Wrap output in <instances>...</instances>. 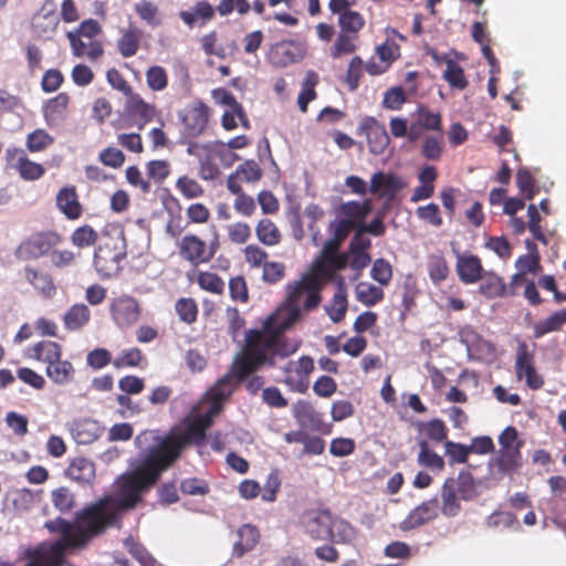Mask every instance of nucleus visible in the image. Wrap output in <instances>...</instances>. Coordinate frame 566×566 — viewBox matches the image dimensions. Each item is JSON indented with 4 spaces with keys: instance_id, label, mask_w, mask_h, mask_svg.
I'll return each instance as SVG.
<instances>
[{
    "instance_id": "1",
    "label": "nucleus",
    "mask_w": 566,
    "mask_h": 566,
    "mask_svg": "<svg viewBox=\"0 0 566 566\" xmlns=\"http://www.w3.org/2000/svg\"><path fill=\"white\" fill-rule=\"evenodd\" d=\"M274 356L276 354H238L232 370L193 406L191 413L185 419V428L150 447L137 468L117 479L113 495L78 513L74 523L63 518L46 522L45 527L52 533H59L60 539L25 549V566H75L64 559L65 551L85 545L92 535L113 525L122 512L133 509L142 500L143 492L157 482L160 473L178 459L184 448L205 441L206 430L221 412L235 385L258 367L273 365ZM277 356L284 357L289 354Z\"/></svg>"
},
{
    "instance_id": "2",
    "label": "nucleus",
    "mask_w": 566,
    "mask_h": 566,
    "mask_svg": "<svg viewBox=\"0 0 566 566\" xmlns=\"http://www.w3.org/2000/svg\"><path fill=\"white\" fill-rule=\"evenodd\" d=\"M353 229L354 201H348L336 209L335 220L329 226L332 237L325 242L308 272L298 282L287 285L286 298L277 308L279 317L273 313L265 318H300L318 305L319 285L349 263L348 256L339 253V248Z\"/></svg>"
},
{
    "instance_id": "3",
    "label": "nucleus",
    "mask_w": 566,
    "mask_h": 566,
    "mask_svg": "<svg viewBox=\"0 0 566 566\" xmlns=\"http://www.w3.org/2000/svg\"><path fill=\"white\" fill-rule=\"evenodd\" d=\"M304 531L315 539L347 542L352 536L349 524L334 520L328 511H308L302 516Z\"/></svg>"
},
{
    "instance_id": "4",
    "label": "nucleus",
    "mask_w": 566,
    "mask_h": 566,
    "mask_svg": "<svg viewBox=\"0 0 566 566\" xmlns=\"http://www.w3.org/2000/svg\"><path fill=\"white\" fill-rule=\"evenodd\" d=\"M126 256L124 232L117 229L113 235L99 244L94 254V266L103 277H113L120 271V262Z\"/></svg>"
},
{
    "instance_id": "5",
    "label": "nucleus",
    "mask_w": 566,
    "mask_h": 566,
    "mask_svg": "<svg viewBox=\"0 0 566 566\" xmlns=\"http://www.w3.org/2000/svg\"><path fill=\"white\" fill-rule=\"evenodd\" d=\"M500 449L493 465L497 472L506 474L516 471L522 465L521 448L523 441L518 440L515 427L505 428L499 437Z\"/></svg>"
},
{
    "instance_id": "6",
    "label": "nucleus",
    "mask_w": 566,
    "mask_h": 566,
    "mask_svg": "<svg viewBox=\"0 0 566 566\" xmlns=\"http://www.w3.org/2000/svg\"><path fill=\"white\" fill-rule=\"evenodd\" d=\"M61 242L55 232H43L31 237L18 248V255L22 259H39L50 255L52 249Z\"/></svg>"
},
{
    "instance_id": "7",
    "label": "nucleus",
    "mask_w": 566,
    "mask_h": 566,
    "mask_svg": "<svg viewBox=\"0 0 566 566\" xmlns=\"http://www.w3.org/2000/svg\"><path fill=\"white\" fill-rule=\"evenodd\" d=\"M208 111V107L201 102L184 109L181 113L184 124L181 134L185 138H195L205 132L209 117Z\"/></svg>"
},
{
    "instance_id": "8",
    "label": "nucleus",
    "mask_w": 566,
    "mask_h": 566,
    "mask_svg": "<svg viewBox=\"0 0 566 566\" xmlns=\"http://www.w3.org/2000/svg\"><path fill=\"white\" fill-rule=\"evenodd\" d=\"M427 130L433 132V134L443 132L442 117L440 113L419 106L417 117L409 125V142H417Z\"/></svg>"
},
{
    "instance_id": "9",
    "label": "nucleus",
    "mask_w": 566,
    "mask_h": 566,
    "mask_svg": "<svg viewBox=\"0 0 566 566\" xmlns=\"http://www.w3.org/2000/svg\"><path fill=\"white\" fill-rule=\"evenodd\" d=\"M314 368L312 358L303 356L296 361H290L285 368L284 382L297 392H304L308 387L307 377Z\"/></svg>"
},
{
    "instance_id": "10",
    "label": "nucleus",
    "mask_w": 566,
    "mask_h": 566,
    "mask_svg": "<svg viewBox=\"0 0 566 566\" xmlns=\"http://www.w3.org/2000/svg\"><path fill=\"white\" fill-rule=\"evenodd\" d=\"M339 32L331 48V56L338 59L354 51V12H344L338 17Z\"/></svg>"
},
{
    "instance_id": "11",
    "label": "nucleus",
    "mask_w": 566,
    "mask_h": 566,
    "mask_svg": "<svg viewBox=\"0 0 566 566\" xmlns=\"http://www.w3.org/2000/svg\"><path fill=\"white\" fill-rule=\"evenodd\" d=\"M439 516V501L437 497L429 499L416 506L401 522L402 531L418 528Z\"/></svg>"
},
{
    "instance_id": "12",
    "label": "nucleus",
    "mask_w": 566,
    "mask_h": 566,
    "mask_svg": "<svg viewBox=\"0 0 566 566\" xmlns=\"http://www.w3.org/2000/svg\"><path fill=\"white\" fill-rule=\"evenodd\" d=\"M406 187L401 177L394 174L377 171L373 175L369 191L379 198L392 200L397 193Z\"/></svg>"
},
{
    "instance_id": "13",
    "label": "nucleus",
    "mask_w": 566,
    "mask_h": 566,
    "mask_svg": "<svg viewBox=\"0 0 566 566\" xmlns=\"http://www.w3.org/2000/svg\"><path fill=\"white\" fill-rule=\"evenodd\" d=\"M359 134L367 139L370 153L379 155L384 153L389 144V136L382 124L374 118H365L359 126Z\"/></svg>"
},
{
    "instance_id": "14",
    "label": "nucleus",
    "mask_w": 566,
    "mask_h": 566,
    "mask_svg": "<svg viewBox=\"0 0 566 566\" xmlns=\"http://www.w3.org/2000/svg\"><path fill=\"white\" fill-rule=\"evenodd\" d=\"M180 255L191 262L198 264L209 261L213 256V251H208L206 242L197 235H185L179 243Z\"/></svg>"
},
{
    "instance_id": "15",
    "label": "nucleus",
    "mask_w": 566,
    "mask_h": 566,
    "mask_svg": "<svg viewBox=\"0 0 566 566\" xmlns=\"http://www.w3.org/2000/svg\"><path fill=\"white\" fill-rule=\"evenodd\" d=\"M376 55L379 59V63L369 62L366 65L367 71L373 74H381L388 70L394 61L400 56V46L390 38L376 46Z\"/></svg>"
},
{
    "instance_id": "16",
    "label": "nucleus",
    "mask_w": 566,
    "mask_h": 566,
    "mask_svg": "<svg viewBox=\"0 0 566 566\" xmlns=\"http://www.w3.org/2000/svg\"><path fill=\"white\" fill-rule=\"evenodd\" d=\"M70 432L78 444H90L97 440L103 432V427L93 419H81L72 422Z\"/></svg>"
},
{
    "instance_id": "17",
    "label": "nucleus",
    "mask_w": 566,
    "mask_h": 566,
    "mask_svg": "<svg viewBox=\"0 0 566 566\" xmlns=\"http://www.w3.org/2000/svg\"><path fill=\"white\" fill-rule=\"evenodd\" d=\"M10 159L13 161L12 167L19 170L20 176L25 180H36L41 178L45 171L42 165L31 161L20 149H8Z\"/></svg>"
},
{
    "instance_id": "18",
    "label": "nucleus",
    "mask_w": 566,
    "mask_h": 566,
    "mask_svg": "<svg viewBox=\"0 0 566 566\" xmlns=\"http://www.w3.org/2000/svg\"><path fill=\"white\" fill-rule=\"evenodd\" d=\"M457 274L465 284H473L482 279L483 266L476 255H458Z\"/></svg>"
},
{
    "instance_id": "19",
    "label": "nucleus",
    "mask_w": 566,
    "mask_h": 566,
    "mask_svg": "<svg viewBox=\"0 0 566 566\" xmlns=\"http://www.w3.org/2000/svg\"><path fill=\"white\" fill-rule=\"evenodd\" d=\"M56 207L69 219L74 220L81 217L82 206L75 187H64L56 195Z\"/></svg>"
},
{
    "instance_id": "20",
    "label": "nucleus",
    "mask_w": 566,
    "mask_h": 566,
    "mask_svg": "<svg viewBox=\"0 0 566 566\" xmlns=\"http://www.w3.org/2000/svg\"><path fill=\"white\" fill-rule=\"evenodd\" d=\"M453 478L444 480L441 486V506L439 510L446 517H455L462 510L461 501H463L454 491Z\"/></svg>"
},
{
    "instance_id": "21",
    "label": "nucleus",
    "mask_w": 566,
    "mask_h": 566,
    "mask_svg": "<svg viewBox=\"0 0 566 566\" xmlns=\"http://www.w3.org/2000/svg\"><path fill=\"white\" fill-rule=\"evenodd\" d=\"M237 539L233 542V555L237 557L243 556L245 553L253 549L259 542V532L252 525H243L237 531Z\"/></svg>"
},
{
    "instance_id": "22",
    "label": "nucleus",
    "mask_w": 566,
    "mask_h": 566,
    "mask_svg": "<svg viewBox=\"0 0 566 566\" xmlns=\"http://www.w3.org/2000/svg\"><path fill=\"white\" fill-rule=\"evenodd\" d=\"M479 292L488 298L503 297L511 295L510 285L507 286L502 277L493 272L482 274Z\"/></svg>"
},
{
    "instance_id": "23",
    "label": "nucleus",
    "mask_w": 566,
    "mask_h": 566,
    "mask_svg": "<svg viewBox=\"0 0 566 566\" xmlns=\"http://www.w3.org/2000/svg\"><path fill=\"white\" fill-rule=\"evenodd\" d=\"M127 108L130 116L136 119V125L139 129L156 115L155 107L145 103L138 95H132L129 97Z\"/></svg>"
},
{
    "instance_id": "24",
    "label": "nucleus",
    "mask_w": 566,
    "mask_h": 566,
    "mask_svg": "<svg viewBox=\"0 0 566 566\" xmlns=\"http://www.w3.org/2000/svg\"><path fill=\"white\" fill-rule=\"evenodd\" d=\"M66 473L74 481L91 483L95 476V465L91 460L78 457L71 462Z\"/></svg>"
},
{
    "instance_id": "25",
    "label": "nucleus",
    "mask_w": 566,
    "mask_h": 566,
    "mask_svg": "<svg viewBox=\"0 0 566 566\" xmlns=\"http://www.w3.org/2000/svg\"><path fill=\"white\" fill-rule=\"evenodd\" d=\"M444 149L443 132L428 135L423 138L420 146V154L423 158L431 161L440 160Z\"/></svg>"
},
{
    "instance_id": "26",
    "label": "nucleus",
    "mask_w": 566,
    "mask_h": 566,
    "mask_svg": "<svg viewBox=\"0 0 566 566\" xmlns=\"http://www.w3.org/2000/svg\"><path fill=\"white\" fill-rule=\"evenodd\" d=\"M524 287V296L533 304H539L541 297L537 287L533 281H528L523 273H517L512 276L510 282V294H517L518 289Z\"/></svg>"
},
{
    "instance_id": "27",
    "label": "nucleus",
    "mask_w": 566,
    "mask_h": 566,
    "mask_svg": "<svg viewBox=\"0 0 566 566\" xmlns=\"http://www.w3.org/2000/svg\"><path fill=\"white\" fill-rule=\"evenodd\" d=\"M447 69L443 72V78L452 88L464 90L469 82L465 77L463 69L452 59H446Z\"/></svg>"
},
{
    "instance_id": "28",
    "label": "nucleus",
    "mask_w": 566,
    "mask_h": 566,
    "mask_svg": "<svg viewBox=\"0 0 566 566\" xmlns=\"http://www.w3.org/2000/svg\"><path fill=\"white\" fill-rule=\"evenodd\" d=\"M112 310L114 318H135L140 315L137 301L130 296H122L115 300Z\"/></svg>"
},
{
    "instance_id": "29",
    "label": "nucleus",
    "mask_w": 566,
    "mask_h": 566,
    "mask_svg": "<svg viewBox=\"0 0 566 566\" xmlns=\"http://www.w3.org/2000/svg\"><path fill=\"white\" fill-rule=\"evenodd\" d=\"M255 233L258 239L265 245H276L281 241V233L277 227L270 219L259 221Z\"/></svg>"
},
{
    "instance_id": "30",
    "label": "nucleus",
    "mask_w": 566,
    "mask_h": 566,
    "mask_svg": "<svg viewBox=\"0 0 566 566\" xmlns=\"http://www.w3.org/2000/svg\"><path fill=\"white\" fill-rule=\"evenodd\" d=\"M140 36L142 31L137 28H129L125 31L118 40V50L120 54L125 57L135 55L139 48Z\"/></svg>"
},
{
    "instance_id": "31",
    "label": "nucleus",
    "mask_w": 566,
    "mask_h": 566,
    "mask_svg": "<svg viewBox=\"0 0 566 566\" xmlns=\"http://www.w3.org/2000/svg\"><path fill=\"white\" fill-rule=\"evenodd\" d=\"M32 357L44 361L48 365L61 358L60 346L56 343L50 340L35 344L32 348Z\"/></svg>"
},
{
    "instance_id": "32",
    "label": "nucleus",
    "mask_w": 566,
    "mask_h": 566,
    "mask_svg": "<svg viewBox=\"0 0 566 566\" xmlns=\"http://www.w3.org/2000/svg\"><path fill=\"white\" fill-rule=\"evenodd\" d=\"M453 483L455 493L463 501H471L476 496L475 482L470 473L460 472L458 478H453Z\"/></svg>"
},
{
    "instance_id": "33",
    "label": "nucleus",
    "mask_w": 566,
    "mask_h": 566,
    "mask_svg": "<svg viewBox=\"0 0 566 566\" xmlns=\"http://www.w3.org/2000/svg\"><path fill=\"white\" fill-rule=\"evenodd\" d=\"M25 279L33 285L35 290L41 292L43 295L50 296L54 291V285L51 277L31 268H25Z\"/></svg>"
},
{
    "instance_id": "34",
    "label": "nucleus",
    "mask_w": 566,
    "mask_h": 566,
    "mask_svg": "<svg viewBox=\"0 0 566 566\" xmlns=\"http://www.w3.org/2000/svg\"><path fill=\"white\" fill-rule=\"evenodd\" d=\"M72 373V364L67 360H61L60 358L46 366V375L55 384H66L70 380Z\"/></svg>"
},
{
    "instance_id": "35",
    "label": "nucleus",
    "mask_w": 566,
    "mask_h": 566,
    "mask_svg": "<svg viewBox=\"0 0 566 566\" xmlns=\"http://www.w3.org/2000/svg\"><path fill=\"white\" fill-rule=\"evenodd\" d=\"M384 297L381 286H376L370 283L360 282L356 284V298L366 304L374 305Z\"/></svg>"
},
{
    "instance_id": "36",
    "label": "nucleus",
    "mask_w": 566,
    "mask_h": 566,
    "mask_svg": "<svg viewBox=\"0 0 566 566\" xmlns=\"http://www.w3.org/2000/svg\"><path fill=\"white\" fill-rule=\"evenodd\" d=\"M449 266L447 260L441 254H432L428 260V273L433 283L444 281L449 275Z\"/></svg>"
},
{
    "instance_id": "37",
    "label": "nucleus",
    "mask_w": 566,
    "mask_h": 566,
    "mask_svg": "<svg viewBox=\"0 0 566 566\" xmlns=\"http://www.w3.org/2000/svg\"><path fill=\"white\" fill-rule=\"evenodd\" d=\"M418 463L420 465L441 471L444 468V460L438 453L429 449L426 441L420 442V451L418 454Z\"/></svg>"
},
{
    "instance_id": "38",
    "label": "nucleus",
    "mask_w": 566,
    "mask_h": 566,
    "mask_svg": "<svg viewBox=\"0 0 566 566\" xmlns=\"http://www.w3.org/2000/svg\"><path fill=\"white\" fill-rule=\"evenodd\" d=\"M534 368V355L528 350V346L522 342L516 348L515 373L517 379H522V373Z\"/></svg>"
},
{
    "instance_id": "39",
    "label": "nucleus",
    "mask_w": 566,
    "mask_h": 566,
    "mask_svg": "<svg viewBox=\"0 0 566 566\" xmlns=\"http://www.w3.org/2000/svg\"><path fill=\"white\" fill-rule=\"evenodd\" d=\"M527 216H528V222L527 228L535 240L542 242L543 244H548V239L545 235L542 227H541V214L538 212L537 207L534 203H531L527 207Z\"/></svg>"
},
{
    "instance_id": "40",
    "label": "nucleus",
    "mask_w": 566,
    "mask_h": 566,
    "mask_svg": "<svg viewBox=\"0 0 566 566\" xmlns=\"http://www.w3.org/2000/svg\"><path fill=\"white\" fill-rule=\"evenodd\" d=\"M416 214L418 219L424 221L426 223L434 228H440L443 224L440 208L434 202H430L426 206L418 207L416 209Z\"/></svg>"
},
{
    "instance_id": "41",
    "label": "nucleus",
    "mask_w": 566,
    "mask_h": 566,
    "mask_svg": "<svg viewBox=\"0 0 566 566\" xmlns=\"http://www.w3.org/2000/svg\"><path fill=\"white\" fill-rule=\"evenodd\" d=\"M51 499L54 507L57 509L61 513L71 511L74 505L73 493L64 486L53 490Z\"/></svg>"
},
{
    "instance_id": "42",
    "label": "nucleus",
    "mask_w": 566,
    "mask_h": 566,
    "mask_svg": "<svg viewBox=\"0 0 566 566\" xmlns=\"http://www.w3.org/2000/svg\"><path fill=\"white\" fill-rule=\"evenodd\" d=\"M444 449L450 463H465L471 454L469 446L459 442L446 441Z\"/></svg>"
},
{
    "instance_id": "43",
    "label": "nucleus",
    "mask_w": 566,
    "mask_h": 566,
    "mask_svg": "<svg viewBox=\"0 0 566 566\" xmlns=\"http://www.w3.org/2000/svg\"><path fill=\"white\" fill-rule=\"evenodd\" d=\"M516 185L525 199H533L535 196V184L532 174L526 168H520L516 172Z\"/></svg>"
},
{
    "instance_id": "44",
    "label": "nucleus",
    "mask_w": 566,
    "mask_h": 566,
    "mask_svg": "<svg viewBox=\"0 0 566 566\" xmlns=\"http://www.w3.org/2000/svg\"><path fill=\"white\" fill-rule=\"evenodd\" d=\"M370 275L381 286L387 285L392 277L391 264L382 258L377 259L371 266Z\"/></svg>"
},
{
    "instance_id": "45",
    "label": "nucleus",
    "mask_w": 566,
    "mask_h": 566,
    "mask_svg": "<svg viewBox=\"0 0 566 566\" xmlns=\"http://www.w3.org/2000/svg\"><path fill=\"white\" fill-rule=\"evenodd\" d=\"M426 436L436 442H442L448 437V428L441 419H431L422 424Z\"/></svg>"
},
{
    "instance_id": "46",
    "label": "nucleus",
    "mask_w": 566,
    "mask_h": 566,
    "mask_svg": "<svg viewBox=\"0 0 566 566\" xmlns=\"http://www.w3.org/2000/svg\"><path fill=\"white\" fill-rule=\"evenodd\" d=\"M146 81L153 91H163L167 87V73L161 66H151L146 72Z\"/></svg>"
},
{
    "instance_id": "47",
    "label": "nucleus",
    "mask_w": 566,
    "mask_h": 566,
    "mask_svg": "<svg viewBox=\"0 0 566 566\" xmlns=\"http://www.w3.org/2000/svg\"><path fill=\"white\" fill-rule=\"evenodd\" d=\"M97 240L96 231L90 226L76 229L72 234V242L78 248L93 245Z\"/></svg>"
},
{
    "instance_id": "48",
    "label": "nucleus",
    "mask_w": 566,
    "mask_h": 566,
    "mask_svg": "<svg viewBox=\"0 0 566 566\" xmlns=\"http://www.w3.org/2000/svg\"><path fill=\"white\" fill-rule=\"evenodd\" d=\"M227 233L231 242L243 244L251 237V228L244 222H234L227 227Z\"/></svg>"
},
{
    "instance_id": "49",
    "label": "nucleus",
    "mask_w": 566,
    "mask_h": 566,
    "mask_svg": "<svg viewBox=\"0 0 566 566\" xmlns=\"http://www.w3.org/2000/svg\"><path fill=\"white\" fill-rule=\"evenodd\" d=\"M176 187L188 199L198 198L203 193L199 182L187 176L180 177L176 182Z\"/></svg>"
},
{
    "instance_id": "50",
    "label": "nucleus",
    "mask_w": 566,
    "mask_h": 566,
    "mask_svg": "<svg viewBox=\"0 0 566 566\" xmlns=\"http://www.w3.org/2000/svg\"><path fill=\"white\" fill-rule=\"evenodd\" d=\"M135 9L138 15L151 27H157L160 23L158 18V9L151 2L142 0L136 3Z\"/></svg>"
},
{
    "instance_id": "51",
    "label": "nucleus",
    "mask_w": 566,
    "mask_h": 566,
    "mask_svg": "<svg viewBox=\"0 0 566 566\" xmlns=\"http://www.w3.org/2000/svg\"><path fill=\"white\" fill-rule=\"evenodd\" d=\"M233 106L230 108H227L222 116V126L227 129H233L237 127V118L241 122L242 126L244 128H249V120L248 117L243 111V107L240 105V111H233Z\"/></svg>"
},
{
    "instance_id": "52",
    "label": "nucleus",
    "mask_w": 566,
    "mask_h": 566,
    "mask_svg": "<svg viewBox=\"0 0 566 566\" xmlns=\"http://www.w3.org/2000/svg\"><path fill=\"white\" fill-rule=\"evenodd\" d=\"M347 307V300L345 292L342 286H338L334 294L333 302L329 306H326V312L329 318H339L345 314Z\"/></svg>"
},
{
    "instance_id": "53",
    "label": "nucleus",
    "mask_w": 566,
    "mask_h": 566,
    "mask_svg": "<svg viewBox=\"0 0 566 566\" xmlns=\"http://www.w3.org/2000/svg\"><path fill=\"white\" fill-rule=\"evenodd\" d=\"M198 284L201 289L212 293H221L224 287V282L211 272H201L198 276Z\"/></svg>"
},
{
    "instance_id": "54",
    "label": "nucleus",
    "mask_w": 566,
    "mask_h": 566,
    "mask_svg": "<svg viewBox=\"0 0 566 566\" xmlns=\"http://www.w3.org/2000/svg\"><path fill=\"white\" fill-rule=\"evenodd\" d=\"M53 138L43 129H38L28 136L27 146L30 151H40L52 144Z\"/></svg>"
},
{
    "instance_id": "55",
    "label": "nucleus",
    "mask_w": 566,
    "mask_h": 566,
    "mask_svg": "<svg viewBox=\"0 0 566 566\" xmlns=\"http://www.w3.org/2000/svg\"><path fill=\"white\" fill-rule=\"evenodd\" d=\"M539 254L538 252L535 253H527L522 256H520L516 261V266L520 270V273H533L536 274L541 270L539 264Z\"/></svg>"
},
{
    "instance_id": "56",
    "label": "nucleus",
    "mask_w": 566,
    "mask_h": 566,
    "mask_svg": "<svg viewBox=\"0 0 566 566\" xmlns=\"http://www.w3.org/2000/svg\"><path fill=\"white\" fill-rule=\"evenodd\" d=\"M142 352L138 348H130L127 350H124L120 355H118L114 361L113 365L116 368L122 367H136L139 365L142 360Z\"/></svg>"
},
{
    "instance_id": "57",
    "label": "nucleus",
    "mask_w": 566,
    "mask_h": 566,
    "mask_svg": "<svg viewBox=\"0 0 566 566\" xmlns=\"http://www.w3.org/2000/svg\"><path fill=\"white\" fill-rule=\"evenodd\" d=\"M11 501L17 510H27L35 501V495L28 489L15 490L10 494Z\"/></svg>"
},
{
    "instance_id": "58",
    "label": "nucleus",
    "mask_w": 566,
    "mask_h": 566,
    "mask_svg": "<svg viewBox=\"0 0 566 566\" xmlns=\"http://www.w3.org/2000/svg\"><path fill=\"white\" fill-rule=\"evenodd\" d=\"M406 102L403 88L400 86L391 87L385 93L384 105L390 109H400Z\"/></svg>"
},
{
    "instance_id": "59",
    "label": "nucleus",
    "mask_w": 566,
    "mask_h": 566,
    "mask_svg": "<svg viewBox=\"0 0 566 566\" xmlns=\"http://www.w3.org/2000/svg\"><path fill=\"white\" fill-rule=\"evenodd\" d=\"M49 258L51 264L60 269L69 268L75 261V254L70 250H52Z\"/></svg>"
},
{
    "instance_id": "60",
    "label": "nucleus",
    "mask_w": 566,
    "mask_h": 566,
    "mask_svg": "<svg viewBox=\"0 0 566 566\" xmlns=\"http://www.w3.org/2000/svg\"><path fill=\"white\" fill-rule=\"evenodd\" d=\"M147 175L157 182L169 175V165L166 160H151L147 164Z\"/></svg>"
},
{
    "instance_id": "61",
    "label": "nucleus",
    "mask_w": 566,
    "mask_h": 566,
    "mask_svg": "<svg viewBox=\"0 0 566 566\" xmlns=\"http://www.w3.org/2000/svg\"><path fill=\"white\" fill-rule=\"evenodd\" d=\"M6 422L8 427L18 436H24L28 432V419L22 415L10 411L6 416Z\"/></svg>"
},
{
    "instance_id": "62",
    "label": "nucleus",
    "mask_w": 566,
    "mask_h": 566,
    "mask_svg": "<svg viewBox=\"0 0 566 566\" xmlns=\"http://www.w3.org/2000/svg\"><path fill=\"white\" fill-rule=\"evenodd\" d=\"M486 247L502 259H509L511 256L512 248L504 237H491L486 242Z\"/></svg>"
},
{
    "instance_id": "63",
    "label": "nucleus",
    "mask_w": 566,
    "mask_h": 566,
    "mask_svg": "<svg viewBox=\"0 0 566 566\" xmlns=\"http://www.w3.org/2000/svg\"><path fill=\"white\" fill-rule=\"evenodd\" d=\"M233 208L238 213L250 217L254 213L256 206L252 197L242 192L237 196Z\"/></svg>"
},
{
    "instance_id": "64",
    "label": "nucleus",
    "mask_w": 566,
    "mask_h": 566,
    "mask_svg": "<svg viewBox=\"0 0 566 566\" xmlns=\"http://www.w3.org/2000/svg\"><path fill=\"white\" fill-rule=\"evenodd\" d=\"M87 365L94 369H101L111 363V354L104 348H97L87 354Z\"/></svg>"
}]
</instances>
